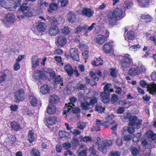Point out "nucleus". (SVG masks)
Listing matches in <instances>:
<instances>
[{
  "mask_svg": "<svg viewBox=\"0 0 156 156\" xmlns=\"http://www.w3.org/2000/svg\"><path fill=\"white\" fill-rule=\"evenodd\" d=\"M76 99L75 97H72L70 99V103H69L68 104H66L64 108V111L63 115H66L65 117H66L67 115L69 113H76L75 108L74 107V103H75Z\"/></svg>",
  "mask_w": 156,
  "mask_h": 156,
  "instance_id": "nucleus-1",
  "label": "nucleus"
},
{
  "mask_svg": "<svg viewBox=\"0 0 156 156\" xmlns=\"http://www.w3.org/2000/svg\"><path fill=\"white\" fill-rule=\"evenodd\" d=\"M139 83L142 87H145L147 86V90L151 94H154L156 93V84L150 83L147 85L144 80H140Z\"/></svg>",
  "mask_w": 156,
  "mask_h": 156,
  "instance_id": "nucleus-2",
  "label": "nucleus"
},
{
  "mask_svg": "<svg viewBox=\"0 0 156 156\" xmlns=\"http://www.w3.org/2000/svg\"><path fill=\"white\" fill-rule=\"evenodd\" d=\"M131 62H132V59L130 55L128 54H125L120 62L121 66L123 69L125 70L129 67Z\"/></svg>",
  "mask_w": 156,
  "mask_h": 156,
  "instance_id": "nucleus-3",
  "label": "nucleus"
},
{
  "mask_svg": "<svg viewBox=\"0 0 156 156\" xmlns=\"http://www.w3.org/2000/svg\"><path fill=\"white\" fill-rule=\"evenodd\" d=\"M96 23H93L91 25L90 27H88L86 25H84L81 26H80L77 27L75 32L77 34H79L80 32H82L83 30H86V29H87L86 31L85 32V34L86 36H87L88 32L89 31H90L94 27Z\"/></svg>",
  "mask_w": 156,
  "mask_h": 156,
  "instance_id": "nucleus-4",
  "label": "nucleus"
},
{
  "mask_svg": "<svg viewBox=\"0 0 156 156\" xmlns=\"http://www.w3.org/2000/svg\"><path fill=\"white\" fill-rule=\"evenodd\" d=\"M15 2L12 0H0V5L7 9L15 8Z\"/></svg>",
  "mask_w": 156,
  "mask_h": 156,
  "instance_id": "nucleus-5",
  "label": "nucleus"
},
{
  "mask_svg": "<svg viewBox=\"0 0 156 156\" xmlns=\"http://www.w3.org/2000/svg\"><path fill=\"white\" fill-rule=\"evenodd\" d=\"M25 98V91L23 89L20 88L15 93V100L18 102L23 101Z\"/></svg>",
  "mask_w": 156,
  "mask_h": 156,
  "instance_id": "nucleus-6",
  "label": "nucleus"
},
{
  "mask_svg": "<svg viewBox=\"0 0 156 156\" xmlns=\"http://www.w3.org/2000/svg\"><path fill=\"white\" fill-rule=\"evenodd\" d=\"M112 142L111 140H104L102 144L98 145V148L100 151L103 153H105L107 151L106 148L112 145Z\"/></svg>",
  "mask_w": 156,
  "mask_h": 156,
  "instance_id": "nucleus-7",
  "label": "nucleus"
},
{
  "mask_svg": "<svg viewBox=\"0 0 156 156\" xmlns=\"http://www.w3.org/2000/svg\"><path fill=\"white\" fill-rule=\"evenodd\" d=\"M138 120V118L136 116H131L129 118V126H139L141 124L142 121L140 120Z\"/></svg>",
  "mask_w": 156,
  "mask_h": 156,
  "instance_id": "nucleus-8",
  "label": "nucleus"
},
{
  "mask_svg": "<svg viewBox=\"0 0 156 156\" xmlns=\"http://www.w3.org/2000/svg\"><path fill=\"white\" fill-rule=\"evenodd\" d=\"M113 43L109 42L105 43L102 48V50L106 54H108L111 52L112 49Z\"/></svg>",
  "mask_w": 156,
  "mask_h": 156,
  "instance_id": "nucleus-9",
  "label": "nucleus"
},
{
  "mask_svg": "<svg viewBox=\"0 0 156 156\" xmlns=\"http://www.w3.org/2000/svg\"><path fill=\"white\" fill-rule=\"evenodd\" d=\"M81 12L83 15L88 17L92 16L94 13L93 10L87 7L83 8L82 9Z\"/></svg>",
  "mask_w": 156,
  "mask_h": 156,
  "instance_id": "nucleus-10",
  "label": "nucleus"
},
{
  "mask_svg": "<svg viewBox=\"0 0 156 156\" xmlns=\"http://www.w3.org/2000/svg\"><path fill=\"white\" fill-rule=\"evenodd\" d=\"M67 41L66 38L63 36H57L56 39L55 43L60 46H63Z\"/></svg>",
  "mask_w": 156,
  "mask_h": 156,
  "instance_id": "nucleus-11",
  "label": "nucleus"
},
{
  "mask_svg": "<svg viewBox=\"0 0 156 156\" xmlns=\"http://www.w3.org/2000/svg\"><path fill=\"white\" fill-rule=\"evenodd\" d=\"M78 52V50L75 48H71L70 51L71 57L74 60L77 61L79 60V55Z\"/></svg>",
  "mask_w": 156,
  "mask_h": 156,
  "instance_id": "nucleus-12",
  "label": "nucleus"
},
{
  "mask_svg": "<svg viewBox=\"0 0 156 156\" xmlns=\"http://www.w3.org/2000/svg\"><path fill=\"white\" fill-rule=\"evenodd\" d=\"M108 20L109 23L112 25L116 24L118 18L115 16L112 12H110L108 15Z\"/></svg>",
  "mask_w": 156,
  "mask_h": 156,
  "instance_id": "nucleus-13",
  "label": "nucleus"
},
{
  "mask_svg": "<svg viewBox=\"0 0 156 156\" xmlns=\"http://www.w3.org/2000/svg\"><path fill=\"white\" fill-rule=\"evenodd\" d=\"M33 78L34 79L37 80L40 79H46V77H44V75L43 71L37 70L34 71V73Z\"/></svg>",
  "mask_w": 156,
  "mask_h": 156,
  "instance_id": "nucleus-14",
  "label": "nucleus"
},
{
  "mask_svg": "<svg viewBox=\"0 0 156 156\" xmlns=\"http://www.w3.org/2000/svg\"><path fill=\"white\" fill-rule=\"evenodd\" d=\"M115 123V120H113L112 122L109 123L107 121L105 122L102 120L96 119L95 125L98 126H102L105 127H107L109 125L113 124Z\"/></svg>",
  "mask_w": 156,
  "mask_h": 156,
  "instance_id": "nucleus-15",
  "label": "nucleus"
},
{
  "mask_svg": "<svg viewBox=\"0 0 156 156\" xmlns=\"http://www.w3.org/2000/svg\"><path fill=\"white\" fill-rule=\"evenodd\" d=\"M59 32V29L56 26H52L49 28L48 31V34L50 36H55Z\"/></svg>",
  "mask_w": 156,
  "mask_h": 156,
  "instance_id": "nucleus-16",
  "label": "nucleus"
},
{
  "mask_svg": "<svg viewBox=\"0 0 156 156\" xmlns=\"http://www.w3.org/2000/svg\"><path fill=\"white\" fill-rule=\"evenodd\" d=\"M67 17L68 20L70 23H74L76 20V15L73 12H69L67 15Z\"/></svg>",
  "mask_w": 156,
  "mask_h": 156,
  "instance_id": "nucleus-17",
  "label": "nucleus"
},
{
  "mask_svg": "<svg viewBox=\"0 0 156 156\" xmlns=\"http://www.w3.org/2000/svg\"><path fill=\"white\" fill-rule=\"evenodd\" d=\"M138 68L136 67V68H132L130 69L128 72V74L133 77L139 75L140 74V71L138 69Z\"/></svg>",
  "mask_w": 156,
  "mask_h": 156,
  "instance_id": "nucleus-18",
  "label": "nucleus"
},
{
  "mask_svg": "<svg viewBox=\"0 0 156 156\" xmlns=\"http://www.w3.org/2000/svg\"><path fill=\"white\" fill-rule=\"evenodd\" d=\"M64 69L69 76H71L73 74V69L70 64L67 63L66 64L64 67Z\"/></svg>",
  "mask_w": 156,
  "mask_h": 156,
  "instance_id": "nucleus-19",
  "label": "nucleus"
},
{
  "mask_svg": "<svg viewBox=\"0 0 156 156\" xmlns=\"http://www.w3.org/2000/svg\"><path fill=\"white\" fill-rule=\"evenodd\" d=\"M31 60L32 68H36L39 66V60L37 56H33L31 58Z\"/></svg>",
  "mask_w": 156,
  "mask_h": 156,
  "instance_id": "nucleus-20",
  "label": "nucleus"
},
{
  "mask_svg": "<svg viewBox=\"0 0 156 156\" xmlns=\"http://www.w3.org/2000/svg\"><path fill=\"white\" fill-rule=\"evenodd\" d=\"M108 35L105 37L104 35H99L97 36L96 38V42L99 44H101L103 43L105 41Z\"/></svg>",
  "mask_w": 156,
  "mask_h": 156,
  "instance_id": "nucleus-21",
  "label": "nucleus"
},
{
  "mask_svg": "<svg viewBox=\"0 0 156 156\" xmlns=\"http://www.w3.org/2000/svg\"><path fill=\"white\" fill-rule=\"evenodd\" d=\"M46 26L43 22H39L36 26V28L38 31L40 32H44L46 29Z\"/></svg>",
  "mask_w": 156,
  "mask_h": 156,
  "instance_id": "nucleus-22",
  "label": "nucleus"
},
{
  "mask_svg": "<svg viewBox=\"0 0 156 156\" xmlns=\"http://www.w3.org/2000/svg\"><path fill=\"white\" fill-rule=\"evenodd\" d=\"M15 19V16L11 13H8L5 17V20L7 23L10 24L14 23Z\"/></svg>",
  "mask_w": 156,
  "mask_h": 156,
  "instance_id": "nucleus-23",
  "label": "nucleus"
},
{
  "mask_svg": "<svg viewBox=\"0 0 156 156\" xmlns=\"http://www.w3.org/2000/svg\"><path fill=\"white\" fill-rule=\"evenodd\" d=\"M36 136V134L34 131L30 130L28 135V140L30 143H32L35 140Z\"/></svg>",
  "mask_w": 156,
  "mask_h": 156,
  "instance_id": "nucleus-24",
  "label": "nucleus"
},
{
  "mask_svg": "<svg viewBox=\"0 0 156 156\" xmlns=\"http://www.w3.org/2000/svg\"><path fill=\"white\" fill-rule=\"evenodd\" d=\"M125 38V40H133L135 38L134 33L133 31H130L127 33L124 34Z\"/></svg>",
  "mask_w": 156,
  "mask_h": 156,
  "instance_id": "nucleus-25",
  "label": "nucleus"
},
{
  "mask_svg": "<svg viewBox=\"0 0 156 156\" xmlns=\"http://www.w3.org/2000/svg\"><path fill=\"white\" fill-rule=\"evenodd\" d=\"M50 90V87L47 84H44L42 85L40 89L41 92L43 94H48Z\"/></svg>",
  "mask_w": 156,
  "mask_h": 156,
  "instance_id": "nucleus-26",
  "label": "nucleus"
},
{
  "mask_svg": "<svg viewBox=\"0 0 156 156\" xmlns=\"http://www.w3.org/2000/svg\"><path fill=\"white\" fill-rule=\"evenodd\" d=\"M30 102L31 105L33 106H36L37 103V100L33 94H30L29 96Z\"/></svg>",
  "mask_w": 156,
  "mask_h": 156,
  "instance_id": "nucleus-27",
  "label": "nucleus"
},
{
  "mask_svg": "<svg viewBox=\"0 0 156 156\" xmlns=\"http://www.w3.org/2000/svg\"><path fill=\"white\" fill-rule=\"evenodd\" d=\"M55 106L51 104H49L47 108V112L49 114H53L56 112Z\"/></svg>",
  "mask_w": 156,
  "mask_h": 156,
  "instance_id": "nucleus-28",
  "label": "nucleus"
},
{
  "mask_svg": "<svg viewBox=\"0 0 156 156\" xmlns=\"http://www.w3.org/2000/svg\"><path fill=\"white\" fill-rule=\"evenodd\" d=\"M112 12L117 18H118L119 20L122 18L121 16L123 14V11L121 9L119 8H116L114 12Z\"/></svg>",
  "mask_w": 156,
  "mask_h": 156,
  "instance_id": "nucleus-29",
  "label": "nucleus"
},
{
  "mask_svg": "<svg viewBox=\"0 0 156 156\" xmlns=\"http://www.w3.org/2000/svg\"><path fill=\"white\" fill-rule=\"evenodd\" d=\"M102 60L101 57L96 58L94 60L91 61V64L94 66H99L102 65Z\"/></svg>",
  "mask_w": 156,
  "mask_h": 156,
  "instance_id": "nucleus-30",
  "label": "nucleus"
},
{
  "mask_svg": "<svg viewBox=\"0 0 156 156\" xmlns=\"http://www.w3.org/2000/svg\"><path fill=\"white\" fill-rule=\"evenodd\" d=\"M57 118L55 117H50L48 118L46 120L45 123L46 125H53L55 124L56 122Z\"/></svg>",
  "mask_w": 156,
  "mask_h": 156,
  "instance_id": "nucleus-31",
  "label": "nucleus"
},
{
  "mask_svg": "<svg viewBox=\"0 0 156 156\" xmlns=\"http://www.w3.org/2000/svg\"><path fill=\"white\" fill-rule=\"evenodd\" d=\"M4 73L0 76V83L5 81L7 76H9L8 74L10 73V72L8 70H4Z\"/></svg>",
  "mask_w": 156,
  "mask_h": 156,
  "instance_id": "nucleus-32",
  "label": "nucleus"
},
{
  "mask_svg": "<svg viewBox=\"0 0 156 156\" xmlns=\"http://www.w3.org/2000/svg\"><path fill=\"white\" fill-rule=\"evenodd\" d=\"M50 102L51 103L57 104L60 101L59 98L55 95H53L50 96L49 98Z\"/></svg>",
  "mask_w": 156,
  "mask_h": 156,
  "instance_id": "nucleus-33",
  "label": "nucleus"
},
{
  "mask_svg": "<svg viewBox=\"0 0 156 156\" xmlns=\"http://www.w3.org/2000/svg\"><path fill=\"white\" fill-rule=\"evenodd\" d=\"M49 8L48 10V11L49 13H52L53 11L57 9L58 5L54 3H51L49 5Z\"/></svg>",
  "mask_w": 156,
  "mask_h": 156,
  "instance_id": "nucleus-34",
  "label": "nucleus"
},
{
  "mask_svg": "<svg viewBox=\"0 0 156 156\" xmlns=\"http://www.w3.org/2000/svg\"><path fill=\"white\" fill-rule=\"evenodd\" d=\"M137 2L141 7L144 8L148 5L149 0H137Z\"/></svg>",
  "mask_w": 156,
  "mask_h": 156,
  "instance_id": "nucleus-35",
  "label": "nucleus"
},
{
  "mask_svg": "<svg viewBox=\"0 0 156 156\" xmlns=\"http://www.w3.org/2000/svg\"><path fill=\"white\" fill-rule=\"evenodd\" d=\"M11 125L13 129L16 131H19L21 129L20 126L18 122H13L11 123Z\"/></svg>",
  "mask_w": 156,
  "mask_h": 156,
  "instance_id": "nucleus-36",
  "label": "nucleus"
},
{
  "mask_svg": "<svg viewBox=\"0 0 156 156\" xmlns=\"http://www.w3.org/2000/svg\"><path fill=\"white\" fill-rule=\"evenodd\" d=\"M140 18L142 19L145 20V22L146 23H148L151 22L153 19V18L152 17L147 14L142 15L140 16Z\"/></svg>",
  "mask_w": 156,
  "mask_h": 156,
  "instance_id": "nucleus-37",
  "label": "nucleus"
},
{
  "mask_svg": "<svg viewBox=\"0 0 156 156\" xmlns=\"http://www.w3.org/2000/svg\"><path fill=\"white\" fill-rule=\"evenodd\" d=\"M89 151H90V156H98V152L94 150V146L90 147Z\"/></svg>",
  "mask_w": 156,
  "mask_h": 156,
  "instance_id": "nucleus-38",
  "label": "nucleus"
},
{
  "mask_svg": "<svg viewBox=\"0 0 156 156\" xmlns=\"http://www.w3.org/2000/svg\"><path fill=\"white\" fill-rule=\"evenodd\" d=\"M56 84H60L61 86L63 85V79L60 77V76H57L54 80Z\"/></svg>",
  "mask_w": 156,
  "mask_h": 156,
  "instance_id": "nucleus-39",
  "label": "nucleus"
},
{
  "mask_svg": "<svg viewBox=\"0 0 156 156\" xmlns=\"http://www.w3.org/2000/svg\"><path fill=\"white\" fill-rule=\"evenodd\" d=\"M30 154L32 156H40L41 153L38 149L33 148L31 151Z\"/></svg>",
  "mask_w": 156,
  "mask_h": 156,
  "instance_id": "nucleus-40",
  "label": "nucleus"
},
{
  "mask_svg": "<svg viewBox=\"0 0 156 156\" xmlns=\"http://www.w3.org/2000/svg\"><path fill=\"white\" fill-rule=\"evenodd\" d=\"M85 80L87 84H90L92 86L96 85L97 84V83L94 81L87 78H86Z\"/></svg>",
  "mask_w": 156,
  "mask_h": 156,
  "instance_id": "nucleus-41",
  "label": "nucleus"
},
{
  "mask_svg": "<svg viewBox=\"0 0 156 156\" xmlns=\"http://www.w3.org/2000/svg\"><path fill=\"white\" fill-rule=\"evenodd\" d=\"M110 71L111 76L114 78L117 77L118 72L117 70L115 69L112 68L110 69Z\"/></svg>",
  "mask_w": 156,
  "mask_h": 156,
  "instance_id": "nucleus-42",
  "label": "nucleus"
},
{
  "mask_svg": "<svg viewBox=\"0 0 156 156\" xmlns=\"http://www.w3.org/2000/svg\"><path fill=\"white\" fill-rule=\"evenodd\" d=\"M133 5V3L130 2L128 1L124 2L123 5V7L126 9L130 8Z\"/></svg>",
  "mask_w": 156,
  "mask_h": 156,
  "instance_id": "nucleus-43",
  "label": "nucleus"
},
{
  "mask_svg": "<svg viewBox=\"0 0 156 156\" xmlns=\"http://www.w3.org/2000/svg\"><path fill=\"white\" fill-rule=\"evenodd\" d=\"M140 45L139 44L134 45L129 47V49L131 51H136L138 50L140 48Z\"/></svg>",
  "mask_w": 156,
  "mask_h": 156,
  "instance_id": "nucleus-44",
  "label": "nucleus"
},
{
  "mask_svg": "<svg viewBox=\"0 0 156 156\" xmlns=\"http://www.w3.org/2000/svg\"><path fill=\"white\" fill-rule=\"evenodd\" d=\"M61 32L64 34H69L70 32L69 28L67 27H64L61 30Z\"/></svg>",
  "mask_w": 156,
  "mask_h": 156,
  "instance_id": "nucleus-45",
  "label": "nucleus"
},
{
  "mask_svg": "<svg viewBox=\"0 0 156 156\" xmlns=\"http://www.w3.org/2000/svg\"><path fill=\"white\" fill-rule=\"evenodd\" d=\"M81 106L83 109L86 110L90 108V104L87 102H85L82 103Z\"/></svg>",
  "mask_w": 156,
  "mask_h": 156,
  "instance_id": "nucleus-46",
  "label": "nucleus"
},
{
  "mask_svg": "<svg viewBox=\"0 0 156 156\" xmlns=\"http://www.w3.org/2000/svg\"><path fill=\"white\" fill-rule=\"evenodd\" d=\"M140 150L139 149H137L134 147L131 150V152L132 155L134 156H136L140 152Z\"/></svg>",
  "mask_w": 156,
  "mask_h": 156,
  "instance_id": "nucleus-47",
  "label": "nucleus"
},
{
  "mask_svg": "<svg viewBox=\"0 0 156 156\" xmlns=\"http://www.w3.org/2000/svg\"><path fill=\"white\" fill-rule=\"evenodd\" d=\"M100 95L101 98H110V95L109 92L108 91L105 92L104 91L100 93Z\"/></svg>",
  "mask_w": 156,
  "mask_h": 156,
  "instance_id": "nucleus-48",
  "label": "nucleus"
},
{
  "mask_svg": "<svg viewBox=\"0 0 156 156\" xmlns=\"http://www.w3.org/2000/svg\"><path fill=\"white\" fill-rule=\"evenodd\" d=\"M77 128L80 129H83L86 127V123L83 122H79L77 124Z\"/></svg>",
  "mask_w": 156,
  "mask_h": 156,
  "instance_id": "nucleus-49",
  "label": "nucleus"
},
{
  "mask_svg": "<svg viewBox=\"0 0 156 156\" xmlns=\"http://www.w3.org/2000/svg\"><path fill=\"white\" fill-rule=\"evenodd\" d=\"M114 118V115L112 114H108L106 116V119L107 121L109 123H111L112 122H110L112 121V120Z\"/></svg>",
  "mask_w": 156,
  "mask_h": 156,
  "instance_id": "nucleus-50",
  "label": "nucleus"
},
{
  "mask_svg": "<svg viewBox=\"0 0 156 156\" xmlns=\"http://www.w3.org/2000/svg\"><path fill=\"white\" fill-rule=\"evenodd\" d=\"M58 134L60 138H62L66 136L67 134L69 135V134L64 131H60Z\"/></svg>",
  "mask_w": 156,
  "mask_h": 156,
  "instance_id": "nucleus-51",
  "label": "nucleus"
},
{
  "mask_svg": "<svg viewBox=\"0 0 156 156\" xmlns=\"http://www.w3.org/2000/svg\"><path fill=\"white\" fill-rule=\"evenodd\" d=\"M77 87L79 90H84L85 89L86 86L85 84L79 83L77 84Z\"/></svg>",
  "mask_w": 156,
  "mask_h": 156,
  "instance_id": "nucleus-52",
  "label": "nucleus"
},
{
  "mask_svg": "<svg viewBox=\"0 0 156 156\" xmlns=\"http://www.w3.org/2000/svg\"><path fill=\"white\" fill-rule=\"evenodd\" d=\"M97 102L98 99L97 98L94 97L92 98H91L90 99L89 104H90V105H91L93 106Z\"/></svg>",
  "mask_w": 156,
  "mask_h": 156,
  "instance_id": "nucleus-53",
  "label": "nucleus"
},
{
  "mask_svg": "<svg viewBox=\"0 0 156 156\" xmlns=\"http://www.w3.org/2000/svg\"><path fill=\"white\" fill-rule=\"evenodd\" d=\"M108 156H120V154L119 151H113L109 154Z\"/></svg>",
  "mask_w": 156,
  "mask_h": 156,
  "instance_id": "nucleus-54",
  "label": "nucleus"
},
{
  "mask_svg": "<svg viewBox=\"0 0 156 156\" xmlns=\"http://www.w3.org/2000/svg\"><path fill=\"white\" fill-rule=\"evenodd\" d=\"M49 21L51 24L55 25L60 23L56 19L54 18H50Z\"/></svg>",
  "mask_w": 156,
  "mask_h": 156,
  "instance_id": "nucleus-55",
  "label": "nucleus"
},
{
  "mask_svg": "<svg viewBox=\"0 0 156 156\" xmlns=\"http://www.w3.org/2000/svg\"><path fill=\"white\" fill-rule=\"evenodd\" d=\"M68 155L71 156H75V155L69 150L67 149L64 151V155L65 156H67Z\"/></svg>",
  "mask_w": 156,
  "mask_h": 156,
  "instance_id": "nucleus-56",
  "label": "nucleus"
},
{
  "mask_svg": "<svg viewBox=\"0 0 156 156\" xmlns=\"http://www.w3.org/2000/svg\"><path fill=\"white\" fill-rule=\"evenodd\" d=\"M111 84L110 83H108L106 84L104 87V90L105 92L108 91L109 92V89H110Z\"/></svg>",
  "mask_w": 156,
  "mask_h": 156,
  "instance_id": "nucleus-57",
  "label": "nucleus"
},
{
  "mask_svg": "<svg viewBox=\"0 0 156 156\" xmlns=\"http://www.w3.org/2000/svg\"><path fill=\"white\" fill-rule=\"evenodd\" d=\"M137 67H139L138 69L140 71V73L142 72H144L146 70V68L145 66L141 64L140 65Z\"/></svg>",
  "mask_w": 156,
  "mask_h": 156,
  "instance_id": "nucleus-58",
  "label": "nucleus"
},
{
  "mask_svg": "<svg viewBox=\"0 0 156 156\" xmlns=\"http://www.w3.org/2000/svg\"><path fill=\"white\" fill-rule=\"evenodd\" d=\"M95 110L97 111H101L105 110L104 107H102V106L98 105H96L95 107Z\"/></svg>",
  "mask_w": 156,
  "mask_h": 156,
  "instance_id": "nucleus-59",
  "label": "nucleus"
},
{
  "mask_svg": "<svg viewBox=\"0 0 156 156\" xmlns=\"http://www.w3.org/2000/svg\"><path fill=\"white\" fill-rule=\"evenodd\" d=\"M87 148H86L85 150L79 152L78 155L79 156H86L87 155Z\"/></svg>",
  "mask_w": 156,
  "mask_h": 156,
  "instance_id": "nucleus-60",
  "label": "nucleus"
},
{
  "mask_svg": "<svg viewBox=\"0 0 156 156\" xmlns=\"http://www.w3.org/2000/svg\"><path fill=\"white\" fill-rule=\"evenodd\" d=\"M118 97L117 95L114 94L112 95L111 100L113 102H116L118 100Z\"/></svg>",
  "mask_w": 156,
  "mask_h": 156,
  "instance_id": "nucleus-61",
  "label": "nucleus"
},
{
  "mask_svg": "<svg viewBox=\"0 0 156 156\" xmlns=\"http://www.w3.org/2000/svg\"><path fill=\"white\" fill-rule=\"evenodd\" d=\"M63 147L66 150L70 148L71 147V144L69 143H65L63 144Z\"/></svg>",
  "mask_w": 156,
  "mask_h": 156,
  "instance_id": "nucleus-62",
  "label": "nucleus"
},
{
  "mask_svg": "<svg viewBox=\"0 0 156 156\" xmlns=\"http://www.w3.org/2000/svg\"><path fill=\"white\" fill-rule=\"evenodd\" d=\"M127 131L129 133L131 134L134 133L135 132V129L133 127H128Z\"/></svg>",
  "mask_w": 156,
  "mask_h": 156,
  "instance_id": "nucleus-63",
  "label": "nucleus"
},
{
  "mask_svg": "<svg viewBox=\"0 0 156 156\" xmlns=\"http://www.w3.org/2000/svg\"><path fill=\"white\" fill-rule=\"evenodd\" d=\"M151 78L153 81H156V71H154L152 73Z\"/></svg>",
  "mask_w": 156,
  "mask_h": 156,
  "instance_id": "nucleus-64",
  "label": "nucleus"
}]
</instances>
